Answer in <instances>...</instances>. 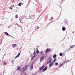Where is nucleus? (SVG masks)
<instances>
[{"instance_id":"f257e3e1","label":"nucleus","mask_w":75,"mask_h":75,"mask_svg":"<svg viewBox=\"0 0 75 75\" xmlns=\"http://www.w3.org/2000/svg\"><path fill=\"white\" fill-rule=\"evenodd\" d=\"M28 67V65H26L24 67H23V68L22 69V72H24V71H26V69H27Z\"/></svg>"},{"instance_id":"f03ea898","label":"nucleus","mask_w":75,"mask_h":75,"mask_svg":"<svg viewBox=\"0 0 75 75\" xmlns=\"http://www.w3.org/2000/svg\"><path fill=\"white\" fill-rule=\"evenodd\" d=\"M51 51V49H47L46 51H45V53H48V52H50Z\"/></svg>"},{"instance_id":"7ed1b4c3","label":"nucleus","mask_w":75,"mask_h":75,"mask_svg":"<svg viewBox=\"0 0 75 75\" xmlns=\"http://www.w3.org/2000/svg\"><path fill=\"white\" fill-rule=\"evenodd\" d=\"M36 53L35 52H34L33 53V54H34V56H33L31 59V60H33V59H34V58H35V57H36V56H37V55H35Z\"/></svg>"},{"instance_id":"20e7f679","label":"nucleus","mask_w":75,"mask_h":75,"mask_svg":"<svg viewBox=\"0 0 75 75\" xmlns=\"http://www.w3.org/2000/svg\"><path fill=\"white\" fill-rule=\"evenodd\" d=\"M51 62V58H49L48 59V60L47 61V64H49Z\"/></svg>"},{"instance_id":"39448f33","label":"nucleus","mask_w":75,"mask_h":75,"mask_svg":"<svg viewBox=\"0 0 75 75\" xmlns=\"http://www.w3.org/2000/svg\"><path fill=\"white\" fill-rule=\"evenodd\" d=\"M45 57H44L42 56V57H40V61H41V62H42L44 59Z\"/></svg>"},{"instance_id":"423d86ee","label":"nucleus","mask_w":75,"mask_h":75,"mask_svg":"<svg viewBox=\"0 0 75 75\" xmlns=\"http://www.w3.org/2000/svg\"><path fill=\"white\" fill-rule=\"evenodd\" d=\"M33 68H34V67H33V64H31L30 65V71H32V70H33Z\"/></svg>"},{"instance_id":"0eeeda50","label":"nucleus","mask_w":75,"mask_h":75,"mask_svg":"<svg viewBox=\"0 0 75 75\" xmlns=\"http://www.w3.org/2000/svg\"><path fill=\"white\" fill-rule=\"evenodd\" d=\"M53 64H54V63H53V62H51L49 64V67H52V65H53Z\"/></svg>"},{"instance_id":"6e6552de","label":"nucleus","mask_w":75,"mask_h":75,"mask_svg":"<svg viewBox=\"0 0 75 75\" xmlns=\"http://www.w3.org/2000/svg\"><path fill=\"white\" fill-rule=\"evenodd\" d=\"M44 67H45V66L44 65H43L42 66L39 68V70L40 71H41V70H42V69H43V68H44Z\"/></svg>"},{"instance_id":"1a4fd4ad","label":"nucleus","mask_w":75,"mask_h":75,"mask_svg":"<svg viewBox=\"0 0 75 75\" xmlns=\"http://www.w3.org/2000/svg\"><path fill=\"white\" fill-rule=\"evenodd\" d=\"M21 69L20 68V66H18L17 67V69H16V70L17 71H20V70H21Z\"/></svg>"},{"instance_id":"9d476101","label":"nucleus","mask_w":75,"mask_h":75,"mask_svg":"<svg viewBox=\"0 0 75 75\" xmlns=\"http://www.w3.org/2000/svg\"><path fill=\"white\" fill-rule=\"evenodd\" d=\"M20 53H18V54L15 57V58H18L19 56L20 55Z\"/></svg>"},{"instance_id":"9b49d317","label":"nucleus","mask_w":75,"mask_h":75,"mask_svg":"<svg viewBox=\"0 0 75 75\" xmlns=\"http://www.w3.org/2000/svg\"><path fill=\"white\" fill-rule=\"evenodd\" d=\"M12 46L13 48H15L16 46V44H13L12 45Z\"/></svg>"},{"instance_id":"f8f14e48","label":"nucleus","mask_w":75,"mask_h":75,"mask_svg":"<svg viewBox=\"0 0 75 75\" xmlns=\"http://www.w3.org/2000/svg\"><path fill=\"white\" fill-rule=\"evenodd\" d=\"M47 67H45V68H44L43 70L42 71H45V70H47Z\"/></svg>"},{"instance_id":"ddd939ff","label":"nucleus","mask_w":75,"mask_h":75,"mask_svg":"<svg viewBox=\"0 0 75 75\" xmlns=\"http://www.w3.org/2000/svg\"><path fill=\"white\" fill-rule=\"evenodd\" d=\"M65 29H66V28L65 27H63L62 28V30H63V31H65Z\"/></svg>"},{"instance_id":"4468645a","label":"nucleus","mask_w":75,"mask_h":75,"mask_svg":"<svg viewBox=\"0 0 75 75\" xmlns=\"http://www.w3.org/2000/svg\"><path fill=\"white\" fill-rule=\"evenodd\" d=\"M62 65H63V63L61 62L60 63V64L59 65V67H61V66H62Z\"/></svg>"},{"instance_id":"2eb2a0df","label":"nucleus","mask_w":75,"mask_h":75,"mask_svg":"<svg viewBox=\"0 0 75 75\" xmlns=\"http://www.w3.org/2000/svg\"><path fill=\"white\" fill-rule=\"evenodd\" d=\"M43 53V52H42V51H41V52H40V53H39V54H40V55H41V54H42V53Z\"/></svg>"},{"instance_id":"dca6fc26","label":"nucleus","mask_w":75,"mask_h":75,"mask_svg":"<svg viewBox=\"0 0 75 75\" xmlns=\"http://www.w3.org/2000/svg\"><path fill=\"white\" fill-rule=\"evenodd\" d=\"M39 28L38 27V26H37L35 27V30H37V29H38Z\"/></svg>"},{"instance_id":"f3484780","label":"nucleus","mask_w":75,"mask_h":75,"mask_svg":"<svg viewBox=\"0 0 75 75\" xmlns=\"http://www.w3.org/2000/svg\"><path fill=\"white\" fill-rule=\"evenodd\" d=\"M74 47L75 45L71 46L70 47V48H74Z\"/></svg>"},{"instance_id":"a211bd4d","label":"nucleus","mask_w":75,"mask_h":75,"mask_svg":"<svg viewBox=\"0 0 75 75\" xmlns=\"http://www.w3.org/2000/svg\"><path fill=\"white\" fill-rule=\"evenodd\" d=\"M56 54H55L54 55H53V57L54 58H56Z\"/></svg>"},{"instance_id":"6ab92c4d","label":"nucleus","mask_w":75,"mask_h":75,"mask_svg":"<svg viewBox=\"0 0 75 75\" xmlns=\"http://www.w3.org/2000/svg\"><path fill=\"white\" fill-rule=\"evenodd\" d=\"M5 34H6V35H9L8 34V33H7L6 32H5Z\"/></svg>"},{"instance_id":"aec40b11","label":"nucleus","mask_w":75,"mask_h":75,"mask_svg":"<svg viewBox=\"0 0 75 75\" xmlns=\"http://www.w3.org/2000/svg\"><path fill=\"white\" fill-rule=\"evenodd\" d=\"M55 65L57 66V65H58V63L56 62L55 63Z\"/></svg>"},{"instance_id":"412c9836","label":"nucleus","mask_w":75,"mask_h":75,"mask_svg":"<svg viewBox=\"0 0 75 75\" xmlns=\"http://www.w3.org/2000/svg\"><path fill=\"white\" fill-rule=\"evenodd\" d=\"M4 64L5 65H7V63H6V62H4Z\"/></svg>"},{"instance_id":"4be33fe9","label":"nucleus","mask_w":75,"mask_h":75,"mask_svg":"<svg viewBox=\"0 0 75 75\" xmlns=\"http://www.w3.org/2000/svg\"><path fill=\"white\" fill-rule=\"evenodd\" d=\"M21 4H22L21 3H19V4H18V6H21Z\"/></svg>"},{"instance_id":"5701e85b","label":"nucleus","mask_w":75,"mask_h":75,"mask_svg":"<svg viewBox=\"0 0 75 75\" xmlns=\"http://www.w3.org/2000/svg\"><path fill=\"white\" fill-rule=\"evenodd\" d=\"M56 60H57L56 59H55V58L54 59L53 62H55L56 61Z\"/></svg>"},{"instance_id":"b1692460","label":"nucleus","mask_w":75,"mask_h":75,"mask_svg":"<svg viewBox=\"0 0 75 75\" xmlns=\"http://www.w3.org/2000/svg\"><path fill=\"white\" fill-rule=\"evenodd\" d=\"M60 56H62V53H60L59 54Z\"/></svg>"},{"instance_id":"393cba45","label":"nucleus","mask_w":75,"mask_h":75,"mask_svg":"<svg viewBox=\"0 0 75 75\" xmlns=\"http://www.w3.org/2000/svg\"><path fill=\"white\" fill-rule=\"evenodd\" d=\"M18 16L17 15H16L15 16L16 18H18Z\"/></svg>"},{"instance_id":"a878e982","label":"nucleus","mask_w":75,"mask_h":75,"mask_svg":"<svg viewBox=\"0 0 75 75\" xmlns=\"http://www.w3.org/2000/svg\"><path fill=\"white\" fill-rule=\"evenodd\" d=\"M38 53H39V51L38 50V51L36 52V54H38Z\"/></svg>"},{"instance_id":"bb28decb","label":"nucleus","mask_w":75,"mask_h":75,"mask_svg":"<svg viewBox=\"0 0 75 75\" xmlns=\"http://www.w3.org/2000/svg\"><path fill=\"white\" fill-rule=\"evenodd\" d=\"M9 8V9H12V8L11 7H10Z\"/></svg>"},{"instance_id":"cd10ccee","label":"nucleus","mask_w":75,"mask_h":75,"mask_svg":"<svg viewBox=\"0 0 75 75\" xmlns=\"http://www.w3.org/2000/svg\"><path fill=\"white\" fill-rule=\"evenodd\" d=\"M72 33H73V34L74 33V31Z\"/></svg>"},{"instance_id":"c85d7f7f","label":"nucleus","mask_w":75,"mask_h":75,"mask_svg":"<svg viewBox=\"0 0 75 75\" xmlns=\"http://www.w3.org/2000/svg\"><path fill=\"white\" fill-rule=\"evenodd\" d=\"M12 7H13L14 6V5H12Z\"/></svg>"},{"instance_id":"c756f323","label":"nucleus","mask_w":75,"mask_h":75,"mask_svg":"<svg viewBox=\"0 0 75 75\" xmlns=\"http://www.w3.org/2000/svg\"><path fill=\"white\" fill-rule=\"evenodd\" d=\"M27 27H28V25H27Z\"/></svg>"},{"instance_id":"7c9ffc66","label":"nucleus","mask_w":75,"mask_h":75,"mask_svg":"<svg viewBox=\"0 0 75 75\" xmlns=\"http://www.w3.org/2000/svg\"><path fill=\"white\" fill-rule=\"evenodd\" d=\"M24 75H27L26 74H25Z\"/></svg>"},{"instance_id":"2f4dec72","label":"nucleus","mask_w":75,"mask_h":75,"mask_svg":"<svg viewBox=\"0 0 75 75\" xmlns=\"http://www.w3.org/2000/svg\"><path fill=\"white\" fill-rule=\"evenodd\" d=\"M1 61L0 60V62H1Z\"/></svg>"}]
</instances>
